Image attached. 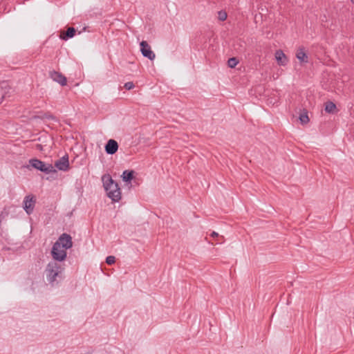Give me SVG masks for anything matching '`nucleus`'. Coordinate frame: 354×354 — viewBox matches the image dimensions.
Instances as JSON below:
<instances>
[{"mask_svg": "<svg viewBox=\"0 0 354 354\" xmlns=\"http://www.w3.org/2000/svg\"><path fill=\"white\" fill-rule=\"evenodd\" d=\"M65 267L64 263L56 261H50L46 266L44 274L48 283L54 287L64 279Z\"/></svg>", "mask_w": 354, "mask_h": 354, "instance_id": "nucleus-1", "label": "nucleus"}, {"mask_svg": "<svg viewBox=\"0 0 354 354\" xmlns=\"http://www.w3.org/2000/svg\"><path fill=\"white\" fill-rule=\"evenodd\" d=\"M102 180L107 196L113 202H118L121 199V192L118 184L113 180L109 174L102 176Z\"/></svg>", "mask_w": 354, "mask_h": 354, "instance_id": "nucleus-2", "label": "nucleus"}, {"mask_svg": "<svg viewBox=\"0 0 354 354\" xmlns=\"http://www.w3.org/2000/svg\"><path fill=\"white\" fill-rule=\"evenodd\" d=\"M29 165L32 167L40 171H42L46 174H49L56 171V170L54 169L53 166L51 164H46L44 162L37 158L30 159Z\"/></svg>", "mask_w": 354, "mask_h": 354, "instance_id": "nucleus-3", "label": "nucleus"}, {"mask_svg": "<svg viewBox=\"0 0 354 354\" xmlns=\"http://www.w3.org/2000/svg\"><path fill=\"white\" fill-rule=\"evenodd\" d=\"M52 261L62 263L67 257L66 250L62 248L58 243H54L51 250Z\"/></svg>", "mask_w": 354, "mask_h": 354, "instance_id": "nucleus-4", "label": "nucleus"}, {"mask_svg": "<svg viewBox=\"0 0 354 354\" xmlns=\"http://www.w3.org/2000/svg\"><path fill=\"white\" fill-rule=\"evenodd\" d=\"M140 52L143 57L148 58L151 61L155 59L156 55L153 51L151 50V46L146 41H142L140 43Z\"/></svg>", "mask_w": 354, "mask_h": 354, "instance_id": "nucleus-5", "label": "nucleus"}, {"mask_svg": "<svg viewBox=\"0 0 354 354\" xmlns=\"http://www.w3.org/2000/svg\"><path fill=\"white\" fill-rule=\"evenodd\" d=\"M55 243H58L60 247L66 250L70 249L73 246L72 238L66 233L62 234Z\"/></svg>", "mask_w": 354, "mask_h": 354, "instance_id": "nucleus-6", "label": "nucleus"}, {"mask_svg": "<svg viewBox=\"0 0 354 354\" xmlns=\"http://www.w3.org/2000/svg\"><path fill=\"white\" fill-rule=\"evenodd\" d=\"M24 209L26 212L30 215L33 212V209L35 207V200L34 197L31 195H28L25 196L24 199Z\"/></svg>", "mask_w": 354, "mask_h": 354, "instance_id": "nucleus-7", "label": "nucleus"}, {"mask_svg": "<svg viewBox=\"0 0 354 354\" xmlns=\"http://www.w3.org/2000/svg\"><path fill=\"white\" fill-rule=\"evenodd\" d=\"M55 166L60 171H67L69 169V161L68 155H65L59 160H57L55 163Z\"/></svg>", "mask_w": 354, "mask_h": 354, "instance_id": "nucleus-8", "label": "nucleus"}, {"mask_svg": "<svg viewBox=\"0 0 354 354\" xmlns=\"http://www.w3.org/2000/svg\"><path fill=\"white\" fill-rule=\"evenodd\" d=\"M118 149V142L113 139L108 140L105 145V151L107 154L113 155L117 152Z\"/></svg>", "mask_w": 354, "mask_h": 354, "instance_id": "nucleus-9", "label": "nucleus"}, {"mask_svg": "<svg viewBox=\"0 0 354 354\" xmlns=\"http://www.w3.org/2000/svg\"><path fill=\"white\" fill-rule=\"evenodd\" d=\"M50 77L53 80V81L59 83L62 86H64L66 84V77L58 72H56V71L52 72L50 74Z\"/></svg>", "mask_w": 354, "mask_h": 354, "instance_id": "nucleus-10", "label": "nucleus"}, {"mask_svg": "<svg viewBox=\"0 0 354 354\" xmlns=\"http://www.w3.org/2000/svg\"><path fill=\"white\" fill-rule=\"evenodd\" d=\"M275 58L280 66H285L288 62L286 55L281 50L276 51Z\"/></svg>", "mask_w": 354, "mask_h": 354, "instance_id": "nucleus-11", "label": "nucleus"}, {"mask_svg": "<svg viewBox=\"0 0 354 354\" xmlns=\"http://www.w3.org/2000/svg\"><path fill=\"white\" fill-rule=\"evenodd\" d=\"M296 57L300 61V62L307 63L308 62V55L304 51V48L303 47L298 48L296 53Z\"/></svg>", "mask_w": 354, "mask_h": 354, "instance_id": "nucleus-12", "label": "nucleus"}, {"mask_svg": "<svg viewBox=\"0 0 354 354\" xmlns=\"http://www.w3.org/2000/svg\"><path fill=\"white\" fill-rule=\"evenodd\" d=\"M133 170L124 171L122 175V180L126 183L130 182L133 178Z\"/></svg>", "mask_w": 354, "mask_h": 354, "instance_id": "nucleus-13", "label": "nucleus"}, {"mask_svg": "<svg viewBox=\"0 0 354 354\" xmlns=\"http://www.w3.org/2000/svg\"><path fill=\"white\" fill-rule=\"evenodd\" d=\"M335 109L336 105L333 102L329 101L325 104V111L327 113H333Z\"/></svg>", "mask_w": 354, "mask_h": 354, "instance_id": "nucleus-14", "label": "nucleus"}, {"mask_svg": "<svg viewBox=\"0 0 354 354\" xmlns=\"http://www.w3.org/2000/svg\"><path fill=\"white\" fill-rule=\"evenodd\" d=\"M75 29L73 27H70L67 29L65 36L63 37L64 39H68L72 38L75 34Z\"/></svg>", "mask_w": 354, "mask_h": 354, "instance_id": "nucleus-15", "label": "nucleus"}, {"mask_svg": "<svg viewBox=\"0 0 354 354\" xmlns=\"http://www.w3.org/2000/svg\"><path fill=\"white\" fill-rule=\"evenodd\" d=\"M239 63L238 60L235 57L230 58L227 61V64L230 68H234Z\"/></svg>", "mask_w": 354, "mask_h": 354, "instance_id": "nucleus-16", "label": "nucleus"}, {"mask_svg": "<svg viewBox=\"0 0 354 354\" xmlns=\"http://www.w3.org/2000/svg\"><path fill=\"white\" fill-rule=\"evenodd\" d=\"M299 120L301 124H306L309 122V118L306 113H302L299 116Z\"/></svg>", "mask_w": 354, "mask_h": 354, "instance_id": "nucleus-17", "label": "nucleus"}, {"mask_svg": "<svg viewBox=\"0 0 354 354\" xmlns=\"http://www.w3.org/2000/svg\"><path fill=\"white\" fill-rule=\"evenodd\" d=\"M227 13L225 11L221 10L218 12V18L220 21H223L227 19Z\"/></svg>", "mask_w": 354, "mask_h": 354, "instance_id": "nucleus-18", "label": "nucleus"}, {"mask_svg": "<svg viewBox=\"0 0 354 354\" xmlns=\"http://www.w3.org/2000/svg\"><path fill=\"white\" fill-rule=\"evenodd\" d=\"M115 261V258L114 256H108L106 258V263L109 265H111V264L114 263Z\"/></svg>", "mask_w": 354, "mask_h": 354, "instance_id": "nucleus-19", "label": "nucleus"}, {"mask_svg": "<svg viewBox=\"0 0 354 354\" xmlns=\"http://www.w3.org/2000/svg\"><path fill=\"white\" fill-rule=\"evenodd\" d=\"M124 86L127 90H131L134 87V84L132 82H128L124 84Z\"/></svg>", "mask_w": 354, "mask_h": 354, "instance_id": "nucleus-20", "label": "nucleus"}, {"mask_svg": "<svg viewBox=\"0 0 354 354\" xmlns=\"http://www.w3.org/2000/svg\"><path fill=\"white\" fill-rule=\"evenodd\" d=\"M45 118L50 120H55V118L51 114H46Z\"/></svg>", "mask_w": 354, "mask_h": 354, "instance_id": "nucleus-21", "label": "nucleus"}, {"mask_svg": "<svg viewBox=\"0 0 354 354\" xmlns=\"http://www.w3.org/2000/svg\"><path fill=\"white\" fill-rule=\"evenodd\" d=\"M210 236H211L212 237H216V236H218V233H216V232H212L211 233Z\"/></svg>", "mask_w": 354, "mask_h": 354, "instance_id": "nucleus-22", "label": "nucleus"}, {"mask_svg": "<svg viewBox=\"0 0 354 354\" xmlns=\"http://www.w3.org/2000/svg\"><path fill=\"white\" fill-rule=\"evenodd\" d=\"M351 1L354 4V0H351Z\"/></svg>", "mask_w": 354, "mask_h": 354, "instance_id": "nucleus-23", "label": "nucleus"}]
</instances>
